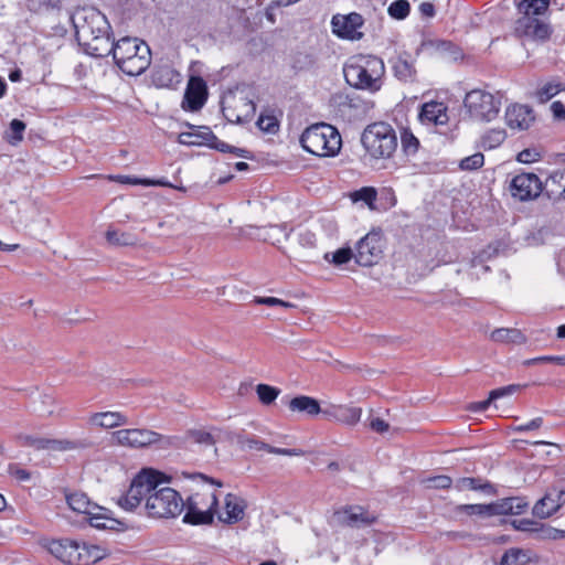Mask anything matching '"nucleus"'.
I'll return each instance as SVG.
<instances>
[{
    "label": "nucleus",
    "instance_id": "obj_1",
    "mask_svg": "<svg viewBox=\"0 0 565 565\" xmlns=\"http://www.w3.org/2000/svg\"><path fill=\"white\" fill-rule=\"evenodd\" d=\"M75 36L84 51L95 57L108 56L114 41L110 39V24L98 10L89 9L73 18Z\"/></svg>",
    "mask_w": 565,
    "mask_h": 565
},
{
    "label": "nucleus",
    "instance_id": "obj_2",
    "mask_svg": "<svg viewBox=\"0 0 565 565\" xmlns=\"http://www.w3.org/2000/svg\"><path fill=\"white\" fill-rule=\"evenodd\" d=\"M343 74L350 86L375 93L382 87L385 65L375 55H355L344 64Z\"/></svg>",
    "mask_w": 565,
    "mask_h": 565
},
{
    "label": "nucleus",
    "instance_id": "obj_3",
    "mask_svg": "<svg viewBox=\"0 0 565 565\" xmlns=\"http://www.w3.org/2000/svg\"><path fill=\"white\" fill-rule=\"evenodd\" d=\"M116 65L129 76L141 75L151 63L149 45L138 38L124 36L111 45Z\"/></svg>",
    "mask_w": 565,
    "mask_h": 565
},
{
    "label": "nucleus",
    "instance_id": "obj_4",
    "mask_svg": "<svg viewBox=\"0 0 565 565\" xmlns=\"http://www.w3.org/2000/svg\"><path fill=\"white\" fill-rule=\"evenodd\" d=\"M302 148L317 157H334L339 153L342 139L335 127L319 122L311 125L301 134Z\"/></svg>",
    "mask_w": 565,
    "mask_h": 565
},
{
    "label": "nucleus",
    "instance_id": "obj_5",
    "mask_svg": "<svg viewBox=\"0 0 565 565\" xmlns=\"http://www.w3.org/2000/svg\"><path fill=\"white\" fill-rule=\"evenodd\" d=\"M550 0H522L518 3V9L523 17L515 23V32L521 36L533 40H547L552 33L548 23L540 20L537 17L545 13L548 9Z\"/></svg>",
    "mask_w": 565,
    "mask_h": 565
},
{
    "label": "nucleus",
    "instance_id": "obj_6",
    "mask_svg": "<svg viewBox=\"0 0 565 565\" xmlns=\"http://www.w3.org/2000/svg\"><path fill=\"white\" fill-rule=\"evenodd\" d=\"M45 546L55 558L67 565H89L104 557L99 546L68 539L51 540Z\"/></svg>",
    "mask_w": 565,
    "mask_h": 565
},
{
    "label": "nucleus",
    "instance_id": "obj_7",
    "mask_svg": "<svg viewBox=\"0 0 565 565\" xmlns=\"http://www.w3.org/2000/svg\"><path fill=\"white\" fill-rule=\"evenodd\" d=\"M365 151L375 159H387L397 148V136L394 128L386 122L379 121L369 125L361 136Z\"/></svg>",
    "mask_w": 565,
    "mask_h": 565
},
{
    "label": "nucleus",
    "instance_id": "obj_8",
    "mask_svg": "<svg viewBox=\"0 0 565 565\" xmlns=\"http://www.w3.org/2000/svg\"><path fill=\"white\" fill-rule=\"evenodd\" d=\"M72 511L82 514L93 527L99 530H120L122 522L111 516V512L90 501L88 497H65Z\"/></svg>",
    "mask_w": 565,
    "mask_h": 565
},
{
    "label": "nucleus",
    "instance_id": "obj_9",
    "mask_svg": "<svg viewBox=\"0 0 565 565\" xmlns=\"http://www.w3.org/2000/svg\"><path fill=\"white\" fill-rule=\"evenodd\" d=\"M463 103L470 117L480 121L495 119L501 108V98L483 89L470 90Z\"/></svg>",
    "mask_w": 565,
    "mask_h": 565
},
{
    "label": "nucleus",
    "instance_id": "obj_10",
    "mask_svg": "<svg viewBox=\"0 0 565 565\" xmlns=\"http://www.w3.org/2000/svg\"><path fill=\"white\" fill-rule=\"evenodd\" d=\"M425 490H447L452 488L458 492L479 491L483 494H492L498 490L494 486L482 478H459L452 483L448 476H436L423 480Z\"/></svg>",
    "mask_w": 565,
    "mask_h": 565
},
{
    "label": "nucleus",
    "instance_id": "obj_11",
    "mask_svg": "<svg viewBox=\"0 0 565 565\" xmlns=\"http://www.w3.org/2000/svg\"><path fill=\"white\" fill-rule=\"evenodd\" d=\"M525 497H504L497 502L489 504H467L462 505L470 515L492 516L504 514H521L527 507Z\"/></svg>",
    "mask_w": 565,
    "mask_h": 565
},
{
    "label": "nucleus",
    "instance_id": "obj_12",
    "mask_svg": "<svg viewBox=\"0 0 565 565\" xmlns=\"http://www.w3.org/2000/svg\"><path fill=\"white\" fill-rule=\"evenodd\" d=\"M383 254V238L380 232L371 231L355 245L354 259L360 266H373Z\"/></svg>",
    "mask_w": 565,
    "mask_h": 565
},
{
    "label": "nucleus",
    "instance_id": "obj_13",
    "mask_svg": "<svg viewBox=\"0 0 565 565\" xmlns=\"http://www.w3.org/2000/svg\"><path fill=\"white\" fill-rule=\"evenodd\" d=\"M145 509L157 518H175L185 507L183 497H145Z\"/></svg>",
    "mask_w": 565,
    "mask_h": 565
},
{
    "label": "nucleus",
    "instance_id": "obj_14",
    "mask_svg": "<svg viewBox=\"0 0 565 565\" xmlns=\"http://www.w3.org/2000/svg\"><path fill=\"white\" fill-rule=\"evenodd\" d=\"M543 190V184L535 173H520L510 182L511 195L519 201L536 199Z\"/></svg>",
    "mask_w": 565,
    "mask_h": 565
},
{
    "label": "nucleus",
    "instance_id": "obj_15",
    "mask_svg": "<svg viewBox=\"0 0 565 565\" xmlns=\"http://www.w3.org/2000/svg\"><path fill=\"white\" fill-rule=\"evenodd\" d=\"M172 477L154 468H142L132 479L130 491L136 494H148L162 483H170Z\"/></svg>",
    "mask_w": 565,
    "mask_h": 565
},
{
    "label": "nucleus",
    "instance_id": "obj_16",
    "mask_svg": "<svg viewBox=\"0 0 565 565\" xmlns=\"http://www.w3.org/2000/svg\"><path fill=\"white\" fill-rule=\"evenodd\" d=\"M364 24V19L360 13L351 12L347 15H333L331 26L334 34L347 40H360L363 33L359 30Z\"/></svg>",
    "mask_w": 565,
    "mask_h": 565
},
{
    "label": "nucleus",
    "instance_id": "obj_17",
    "mask_svg": "<svg viewBox=\"0 0 565 565\" xmlns=\"http://www.w3.org/2000/svg\"><path fill=\"white\" fill-rule=\"evenodd\" d=\"M153 437V430L147 428H126L111 434V438L117 445L128 448L150 447Z\"/></svg>",
    "mask_w": 565,
    "mask_h": 565
},
{
    "label": "nucleus",
    "instance_id": "obj_18",
    "mask_svg": "<svg viewBox=\"0 0 565 565\" xmlns=\"http://www.w3.org/2000/svg\"><path fill=\"white\" fill-rule=\"evenodd\" d=\"M333 518L340 524L360 527L374 523L377 515L361 505H350L337 510Z\"/></svg>",
    "mask_w": 565,
    "mask_h": 565
},
{
    "label": "nucleus",
    "instance_id": "obj_19",
    "mask_svg": "<svg viewBox=\"0 0 565 565\" xmlns=\"http://www.w3.org/2000/svg\"><path fill=\"white\" fill-rule=\"evenodd\" d=\"M207 99V86L200 76H192L189 79L182 100V108L188 111L200 110Z\"/></svg>",
    "mask_w": 565,
    "mask_h": 565
},
{
    "label": "nucleus",
    "instance_id": "obj_20",
    "mask_svg": "<svg viewBox=\"0 0 565 565\" xmlns=\"http://www.w3.org/2000/svg\"><path fill=\"white\" fill-rule=\"evenodd\" d=\"M534 119L532 108L525 105H511L505 110V124L511 129L526 130Z\"/></svg>",
    "mask_w": 565,
    "mask_h": 565
},
{
    "label": "nucleus",
    "instance_id": "obj_21",
    "mask_svg": "<svg viewBox=\"0 0 565 565\" xmlns=\"http://www.w3.org/2000/svg\"><path fill=\"white\" fill-rule=\"evenodd\" d=\"M423 124L445 125L448 121L447 106L439 102H429L423 105L419 113Z\"/></svg>",
    "mask_w": 565,
    "mask_h": 565
},
{
    "label": "nucleus",
    "instance_id": "obj_22",
    "mask_svg": "<svg viewBox=\"0 0 565 565\" xmlns=\"http://www.w3.org/2000/svg\"><path fill=\"white\" fill-rule=\"evenodd\" d=\"M128 423V417L120 412L94 413L89 417V424L105 429L124 426L127 425Z\"/></svg>",
    "mask_w": 565,
    "mask_h": 565
},
{
    "label": "nucleus",
    "instance_id": "obj_23",
    "mask_svg": "<svg viewBox=\"0 0 565 565\" xmlns=\"http://www.w3.org/2000/svg\"><path fill=\"white\" fill-rule=\"evenodd\" d=\"M152 82L157 87L171 88L181 82V75L171 66L163 65L153 72Z\"/></svg>",
    "mask_w": 565,
    "mask_h": 565
},
{
    "label": "nucleus",
    "instance_id": "obj_24",
    "mask_svg": "<svg viewBox=\"0 0 565 565\" xmlns=\"http://www.w3.org/2000/svg\"><path fill=\"white\" fill-rule=\"evenodd\" d=\"M244 515V505L238 497H225L224 510L218 514V519L226 523H234Z\"/></svg>",
    "mask_w": 565,
    "mask_h": 565
},
{
    "label": "nucleus",
    "instance_id": "obj_25",
    "mask_svg": "<svg viewBox=\"0 0 565 565\" xmlns=\"http://www.w3.org/2000/svg\"><path fill=\"white\" fill-rule=\"evenodd\" d=\"M289 408L291 412L306 413L310 416L317 415L321 412L318 401L305 395L294 397L289 402Z\"/></svg>",
    "mask_w": 565,
    "mask_h": 565
},
{
    "label": "nucleus",
    "instance_id": "obj_26",
    "mask_svg": "<svg viewBox=\"0 0 565 565\" xmlns=\"http://www.w3.org/2000/svg\"><path fill=\"white\" fill-rule=\"evenodd\" d=\"M205 135L209 138L207 140L210 141V148L215 149V150H217L220 152H224V153H226V152L233 153L236 157H241V158H245V159H250L252 158V154H250V152L248 150L231 146V145L220 140L212 132L211 129H206L205 130Z\"/></svg>",
    "mask_w": 565,
    "mask_h": 565
},
{
    "label": "nucleus",
    "instance_id": "obj_27",
    "mask_svg": "<svg viewBox=\"0 0 565 565\" xmlns=\"http://www.w3.org/2000/svg\"><path fill=\"white\" fill-rule=\"evenodd\" d=\"M559 499L561 497H541L533 507V514L541 519L551 516L561 508Z\"/></svg>",
    "mask_w": 565,
    "mask_h": 565
},
{
    "label": "nucleus",
    "instance_id": "obj_28",
    "mask_svg": "<svg viewBox=\"0 0 565 565\" xmlns=\"http://www.w3.org/2000/svg\"><path fill=\"white\" fill-rule=\"evenodd\" d=\"M108 179L118 183L122 184H131V185H145V186H172L169 181L166 179H140L136 177L130 175H122V174H116V175H108Z\"/></svg>",
    "mask_w": 565,
    "mask_h": 565
},
{
    "label": "nucleus",
    "instance_id": "obj_29",
    "mask_svg": "<svg viewBox=\"0 0 565 565\" xmlns=\"http://www.w3.org/2000/svg\"><path fill=\"white\" fill-rule=\"evenodd\" d=\"M392 68L395 77L403 82H412L415 77V68L412 62L403 56H398L393 61Z\"/></svg>",
    "mask_w": 565,
    "mask_h": 565
},
{
    "label": "nucleus",
    "instance_id": "obj_30",
    "mask_svg": "<svg viewBox=\"0 0 565 565\" xmlns=\"http://www.w3.org/2000/svg\"><path fill=\"white\" fill-rule=\"evenodd\" d=\"M531 562V554L523 548L512 547L505 551L501 557V565H527Z\"/></svg>",
    "mask_w": 565,
    "mask_h": 565
},
{
    "label": "nucleus",
    "instance_id": "obj_31",
    "mask_svg": "<svg viewBox=\"0 0 565 565\" xmlns=\"http://www.w3.org/2000/svg\"><path fill=\"white\" fill-rule=\"evenodd\" d=\"M507 138V132L503 128H493L486 131L480 139V146L484 150L498 148Z\"/></svg>",
    "mask_w": 565,
    "mask_h": 565
},
{
    "label": "nucleus",
    "instance_id": "obj_32",
    "mask_svg": "<svg viewBox=\"0 0 565 565\" xmlns=\"http://www.w3.org/2000/svg\"><path fill=\"white\" fill-rule=\"evenodd\" d=\"M491 339L495 342L524 343L525 337L518 329L500 328L491 333Z\"/></svg>",
    "mask_w": 565,
    "mask_h": 565
},
{
    "label": "nucleus",
    "instance_id": "obj_33",
    "mask_svg": "<svg viewBox=\"0 0 565 565\" xmlns=\"http://www.w3.org/2000/svg\"><path fill=\"white\" fill-rule=\"evenodd\" d=\"M106 239L114 246H130L136 244V237L131 233L120 232L118 230L108 228L106 232Z\"/></svg>",
    "mask_w": 565,
    "mask_h": 565
},
{
    "label": "nucleus",
    "instance_id": "obj_34",
    "mask_svg": "<svg viewBox=\"0 0 565 565\" xmlns=\"http://www.w3.org/2000/svg\"><path fill=\"white\" fill-rule=\"evenodd\" d=\"M362 415V408L360 407H347V406H339L335 409L334 416L340 422H343L348 425H355L358 422H360Z\"/></svg>",
    "mask_w": 565,
    "mask_h": 565
},
{
    "label": "nucleus",
    "instance_id": "obj_35",
    "mask_svg": "<svg viewBox=\"0 0 565 565\" xmlns=\"http://www.w3.org/2000/svg\"><path fill=\"white\" fill-rule=\"evenodd\" d=\"M213 521V514L207 511L196 510L191 504L188 508V512L183 518V522L191 524H209Z\"/></svg>",
    "mask_w": 565,
    "mask_h": 565
},
{
    "label": "nucleus",
    "instance_id": "obj_36",
    "mask_svg": "<svg viewBox=\"0 0 565 565\" xmlns=\"http://www.w3.org/2000/svg\"><path fill=\"white\" fill-rule=\"evenodd\" d=\"M377 198V192L372 186H363L350 193V199L353 202H364L369 207L374 209V203Z\"/></svg>",
    "mask_w": 565,
    "mask_h": 565
},
{
    "label": "nucleus",
    "instance_id": "obj_37",
    "mask_svg": "<svg viewBox=\"0 0 565 565\" xmlns=\"http://www.w3.org/2000/svg\"><path fill=\"white\" fill-rule=\"evenodd\" d=\"M87 446L86 443L82 440H72V439H52L50 438V451H70L75 449H83Z\"/></svg>",
    "mask_w": 565,
    "mask_h": 565
},
{
    "label": "nucleus",
    "instance_id": "obj_38",
    "mask_svg": "<svg viewBox=\"0 0 565 565\" xmlns=\"http://www.w3.org/2000/svg\"><path fill=\"white\" fill-rule=\"evenodd\" d=\"M323 258L334 266H342L354 258V253L350 247H342L333 253H326Z\"/></svg>",
    "mask_w": 565,
    "mask_h": 565
},
{
    "label": "nucleus",
    "instance_id": "obj_39",
    "mask_svg": "<svg viewBox=\"0 0 565 565\" xmlns=\"http://www.w3.org/2000/svg\"><path fill=\"white\" fill-rule=\"evenodd\" d=\"M154 437L152 438V445H156L159 449L166 450L169 448H179L182 446V440L178 436H164L153 430Z\"/></svg>",
    "mask_w": 565,
    "mask_h": 565
},
{
    "label": "nucleus",
    "instance_id": "obj_40",
    "mask_svg": "<svg viewBox=\"0 0 565 565\" xmlns=\"http://www.w3.org/2000/svg\"><path fill=\"white\" fill-rule=\"evenodd\" d=\"M256 393L264 405H270L280 394V390L268 384H258Z\"/></svg>",
    "mask_w": 565,
    "mask_h": 565
},
{
    "label": "nucleus",
    "instance_id": "obj_41",
    "mask_svg": "<svg viewBox=\"0 0 565 565\" xmlns=\"http://www.w3.org/2000/svg\"><path fill=\"white\" fill-rule=\"evenodd\" d=\"M411 6L407 0H395L393 1L387 12L388 14L397 20H403L409 14Z\"/></svg>",
    "mask_w": 565,
    "mask_h": 565
},
{
    "label": "nucleus",
    "instance_id": "obj_42",
    "mask_svg": "<svg viewBox=\"0 0 565 565\" xmlns=\"http://www.w3.org/2000/svg\"><path fill=\"white\" fill-rule=\"evenodd\" d=\"M484 164V156L481 152H476L469 157L460 160L459 168L466 171H473L480 169Z\"/></svg>",
    "mask_w": 565,
    "mask_h": 565
},
{
    "label": "nucleus",
    "instance_id": "obj_43",
    "mask_svg": "<svg viewBox=\"0 0 565 565\" xmlns=\"http://www.w3.org/2000/svg\"><path fill=\"white\" fill-rule=\"evenodd\" d=\"M564 89L561 83H546L537 90V98L545 103Z\"/></svg>",
    "mask_w": 565,
    "mask_h": 565
},
{
    "label": "nucleus",
    "instance_id": "obj_44",
    "mask_svg": "<svg viewBox=\"0 0 565 565\" xmlns=\"http://www.w3.org/2000/svg\"><path fill=\"white\" fill-rule=\"evenodd\" d=\"M237 443L243 448H247V449L266 450L267 451V448H268V444L264 443L263 440L258 439L255 436L238 435Z\"/></svg>",
    "mask_w": 565,
    "mask_h": 565
},
{
    "label": "nucleus",
    "instance_id": "obj_45",
    "mask_svg": "<svg viewBox=\"0 0 565 565\" xmlns=\"http://www.w3.org/2000/svg\"><path fill=\"white\" fill-rule=\"evenodd\" d=\"M402 148L406 154H414L418 150V139L408 130H404L401 136Z\"/></svg>",
    "mask_w": 565,
    "mask_h": 565
},
{
    "label": "nucleus",
    "instance_id": "obj_46",
    "mask_svg": "<svg viewBox=\"0 0 565 565\" xmlns=\"http://www.w3.org/2000/svg\"><path fill=\"white\" fill-rule=\"evenodd\" d=\"M24 130H25V124L20 119H13L10 122L11 135L8 137L9 143L15 146L20 141H22Z\"/></svg>",
    "mask_w": 565,
    "mask_h": 565
},
{
    "label": "nucleus",
    "instance_id": "obj_47",
    "mask_svg": "<svg viewBox=\"0 0 565 565\" xmlns=\"http://www.w3.org/2000/svg\"><path fill=\"white\" fill-rule=\"evenodd\" d=\"M143 499L145 497H118L117 503L121 509L132 512L140 507Z\"/></svg>",
    "mask_w": 565,
    "mask_h": 565
},
{
    "label": "nucleus",
    "instance_id": "obj_48",
    "mask_svg": "<svg viewBox=\"0 0 565 565\" xmlns=\"http://www.w3.org/2000/svg\"><path fill=\"white\" fill-rule=\"evenodd\" d=\"M537 363H554L557 365L565 366V355H543L526 360L524 362L525 365H532Z\"/></svg>",
    "mask_w": 565,
    "mask_h": 565
},
{
    "label": "nucleus",
    "instance_id": "obj_49",
    "mask_svg": "<svg viewBox=\"0 0 565 565\" xmlns=\"http://www.w3.org/2000/svg\"><path fill=\"white\" fill-rule=\"evenodd\" d=\"M542 154L535 148H527L518 153L516 160L521 163H533L541 159Z\"/></svg>",
    "mask_w": 565,
    "mask_h": 565
},
{
    "label": "nucleus",
    "instance_id": "obj_50",
    "mask_svg": "<svg viewBox=\"0 0 565 565\" xmlns=\"http://www.w3.org/2000/svg\"><path fill=\"white\" fill-rule=\"evenodd\" d=\"M256 124L260 130L266 132H274L278 127L276 118L268 115H260Z\"/></svg>",
    "mask_w": 565,
    "mask_h": 565
},
{
    "label": "nucleus",
    "instance_id": "obj_51",
    "mask_svg": "<svg viewBox=\"0 0 565 565\" xmlns=\"http://www.w3.org/2000/svg\"><path fill=\"white\" fill-rule=\"evenodd\" d=\"M254 302L257 305H265L268 307H274V306H280L284 308H294L295 307L294 303L284 301L281 299L275 298V297H256L254 299Z\"/></svg>",
    "mask_w": 565,
    "mask_h": 565
},
{
    "label": "nucleus",
    "instance_id": "obj_52",
    "mask_svg": "<svg viewBox=\"0 0 565 565\" xmlns=\"http://www.w3.org/2000/svg\"><path fill=\"white\" fill-rule=\"evenodd\" d=\"M520 385L518 384H511V385H508V386H503V387H499V388H495V390H492L490 392V399H498V398H501V397H504V396H508V395H512L513 393H515L516 391L520 390Z\"/></svg>",
    "mask_w": 565,
    "mask_h": 565
},
{
    "label": "nucleus",
    "instance_id": "obj_53",
    "mask_svg": "<svg viewBox=\"0 0 565 565\" xmlns=\"http://www.w3.org/2000/svg\"><path fill=\"white\" fill-rule=\"evenodd\" d=\"M184 477L191 478L193 481H195L199 484H211V486L218 487V488L222 487V482L220 480H216V479L205 476L203 473H199V472L192 473V475L184 473Z\"/></svg>",
    "mask_w": 565,
    "mask_h": 565
},
{
    "label": "nucleus",
    "instance_id": "obj_54",
    "mask_svg": "<svg viewBox=\"0 0 565 565\" xmlns=\"http://www.w3.org/2000/svg\"><path fill=\"white\" fill-rule=\"evenodd\" d=\"M190 437L198 444L214 445L213 436L204 430H190Z\"/></svg>",
    "mask_w": 565,
    "mask_h": 565
},
{
    "label": "nucleus",
    "instance_id": "obj_55",
    "mask_svg": "<svg viewBox=\"0 0 565 565\" xmlns=\"http://www.w3.org/2000/svg\"><path fill=\"white\" fill-rule=\"evenodd\" d=\"M8 472L11 477L15 478L18 481H28L31 477V475L28 470L20 468L15 463L9 465Z\"/></svg>",
    "mask_w": 565,
    "mask_h": 565
},
{
    "label": "nucleus",
    "instance_id": "obj_56",
    "mask_svg": "<svg viewBox=\"0 0 565 565\" xmlns=\"http://www.w3.org/2000/svg\"><path fill=\"white\" fill-rule=\"evenodd\" d=\"M267 451L269 454L282 455V456H296V457H298V456H303L305 455V451L302 449H299V448L287 449V448L274 447V446H270V445H268Z\"/></svg>",
    "mask_w": 565,
    "mask_h": 565
},
{
    "label": "nucleus",
    "instance_id": "obj_57",
    "mask_svg": "<svg viewBox=\"0 0 565 565\" xmlns=\"http://www.w3.org/2000/svg\"><path fill=\"white\" fill-rule=\"evenodd\" d=\"M179 141H180V143L188 145V146L202 145V140L200 139V137H198L196 132H182L179 136Z\"/></svg>",
    "mask_w": 565,
    "mask_h": 565
},
{
    "label": "nucleus",
    "instance_id": "obj_58",
    "mask_svg": "<svg viewBox=\"0 0 565 565\" xmlns=\"http://www.w3.org/2000/svg\"><path fill=\"white\" fill-rule=\"evenodd\" d=\"M542 425H543V418L542 417H535V418L531 419L530 422H527L525 424L516 426L514 428V430L518 431V433H523V431H529V430L537 429Z\"/></svg>",
    "mask_w": 565,
    "mask_h": 565
},
{
    "label": "nucleus",
    "instance_id": "obj_59",
    "mask_svg": "<svg viewBox=\"0 0 565 565\" xmlns=\"http://www.w3.org/2000/svg\"><path fill=\"white\" fill-rule=\"evenodd\" d=\"M551 110L556 119H565V105L561 102H554L551 105Z\"/></svg>",
    "mask_w": 565,
    "mask_h": 565
},
{
    "label": "nucleus",
    "instance_id": "obj_60",
    "mask_svg": "<svg viewBox=\"0 0 565 565\" xmlns=\"http://www.w3.org/2000/svg\"><path fill=\"white\" fill-rule=\"evenodd\" d=\"M371 428L377 433H384L388 429V424L381 418H373L370 423Z\"/></svg>",
    "mask_w": 565,
    "mask_h": 565
},
{
    "label": "nucleus",
    "instance_id": "obj_61",
    "mask_svg": "<svg viewBox=\"0 0 565 565\" xmlns=\"http://www.w3.org/2000/svg\"><path fill=\"white\" fill-rule=\"evenodd\" d=\"M418 9L423 17L433 18L435 15V7L430 2H422Z\"/></svg>",
    "mask_w": 565,
    "mask_h": 565
},
{
    "label": "nucleus",
    "instance_id": "obj_62",
    "mask_svg": "<svg viewBox=\"0 0 565 565\" xmlns=\"http://www.w3.org/2000/svg\"><path fill=\"white\" fill-rule=\"evenodd\" d=\"M42 3L51 6V7H55L56 0H30L29 8H30V10L39 11L41 9Z\"/></svg>",
    "mask_w": 565,
    "mask_h": 565
},
{
    "label": "nucleus",
    "instance_id": "obj_63",
    "mask_svg": "<svg viewBox=\"0 0 565 565\" xmlns=\"http://www.w3.org/2000/svg\"><path fill=\"white\" fill-rule=\"evenodd\" d=\"M18 439H19V443H20L21 446H26V447H33L34 448L36 437L31 436V435H20L18 437Z\"/></svg>",
    "mask_w": 565,
    "mask_h": 565
},
{
    "label": "nucleus",
    "instance_id": "obj_64",
    "mask_svg": "<svg viewBox=\"0 0 565 565\" xmlns=\"http://www.w3.org/2000/svg\"><path fill=\"white\" fill-rule=\"evenodd\" d=\"M34 449H36V450H49L50 451V438L36 437Z\"/></svg>",
    "mask_w": 565,
    "mask_h": 565
}]
</instances>
